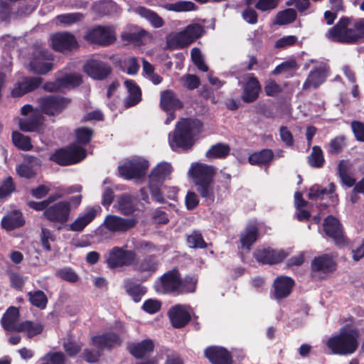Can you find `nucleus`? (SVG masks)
<instances>
[{
	"label": "nucleus",
	"instance_id": "nucleus-1",
	"mask_svg": "<svg viewBox=\"0 0 364 364\" xmlns=\"http://www.w3.org/2000/svg\"><path fill=\"white\" fill-rule=\"evenodd\" d=\"M203 122L196 118H182L176 124L169 144L173 151L178 149H191L195 144V137L202 131Z\"/></svg>",
	"mask_w": 364,
	"mask_h": 364
},
{
	"label": "nucleus",
	"instance_id": "nucleus-2",
	"mask_svg": "<svg viewBox=\"0 0 364 364\" xmlns=\"http://www.w3.org/2000/svg\"><path fill=\"white\" fill-rule=\"evenodd\" d=\"M349 18L341 17L335 26L331 28L326 36L333 42L355 44L364 38V18L354 21L353 28H349Z\"/></svg>",
	"mask_w": 364,
	"mask_h": 364
},
{
	"label": "nucleus",
	"instance_id": "nucleus-3",
	"mask_svg": "<svg viewBox=\"0 0 364 364\" xmlns=\"http://www.w3.org/2000/svg\"><path fill=\"white\" fill-rule=\"evenodd\" d=\"M190 172L197 192L208 204L213 203V179L216 173L215 168L210 165L197 163L192 165Z\"/></svg>",
	"mask_w": 364,
	"mask_h": 364
},
{
	"label": "nucleus",
	"instance_id": "nucleus-4",
	"mask_svg": "<svg viewBox=\"0 0 364 364\" xmlns=\"http://www.w3.org/2000/svg\"><path fill=\"white\" fill-rule=\"evenodd\" d=\"M360 331L356 328H341L339 333L330 337L326 346L334 355H346L355 352L359 343Z\"/></svg>",
	"mask_w": 364,
	"mask_h": 364
},
{
	"label": "nucleus",
	"instance_id": "nucleus-5",
	"mask_svg": "<svg viewBox=\"0 0 364 364\" xmlns=\"http://www.w3.org/2000/svg\"><path fill=\"white\" fill-rule=\"evenodd\" d=\"M86 149L75 144L56 149L49 157L50 161L61 166L76 164L85 159Z\"/></svg>",
	"mask_w": 364,
	"mask_h": 364
},
{
	"label": "nucleus",
	"instance_id": "nucleus-6",
	"mask_svg": "<svg viewBox=\"0 0 364 364\" xmlns=\"http://www.w3.org/2000/svg\"><path fill=\"white\" fill-rule=\"evenodd\" d=\"M181 274L177 267L166 272L156 281L154 289L159 294L178 295Z\"/></svg>",
	"mask_w": 364,
	"mask_h": 364
},
{
	"label": "nucleus",
	"instance_id": "nucleus-7",
	"mask_svg": "<svg viewBox=\"0 0 364 364\" xmlns=\"http://www.w3.org/2000/svg\"><path fill=\"white\" fill-rule=\"evenodd\" d=\"M41 111L49 116H57L63 112L72 102V99L61 95H48L38 100Z\"/></svg>",
	"mask_w": 364,
	"mask_h": 364
},
{
	"label": "nucleus",
	"instance_id": "nucleus-8",
	"mask_svg": "<svg viewBox=\"0 0 364 364\" xmlns=\"http://www.w3.org/2000/svg\"><path fill=\"white\" fill-rule=\"evenodd\" d=\"M149 166L147 160L133 159L118 166L119 175L126 180L141 179L146 176Z\"/></svg>",
	"mask_w": 364,
	"mask_h": 364
},
{
	"label": "nucleus",
	"instance_id": "nucleus-9",
	"mask_svg": "<svg viewBox=\"0 0 364 364\" xmlns=\"http://www.w3.org/2000/svg\"><path fill=\"white\" fill-rule=\"evenodd\" d=\"M136 257L137 255L134 250L115 246L109 250L106 263L110 269L130 267L135 263Z\"/></svg>",
	"mask_w": 364,
	"mask_h": 364
},
{
	"label": "nucleus",
	"instance_id": "nucleus-10",
	"mask_svg": "<svg viewBox=\"0 0 364 364\" xmlns=\"http://www.w3.org/2000/svg\"><path fill=\"white\" fill-rule=\"evenodd\" d=\"M84 39L90 44L107 46L116 41V37L110 28L97 26L87 31Z\"/></svg>",
	"mask_w": 364,
	"mask_h": 364
},
{
	"label": "nucleus",
	"instance_id": "nucleus-11",
	"mask_svg": "<svg viewBox=\"0 0 364 364\" xmlns=\"http://www.w3.org/2000/svg\"><path fill=\"white\" fill-rule=\"evenodd\" d=\"M49 222L64 225L70 219V208L66 200H61L50 205L43 213Z\"/></svg>",
	"mask_w": 364,
	"mask_h": 364
},
{
	"label": "nucleus",
	"instance_id": "nucleus-12",
	"mask_svg": "<svg viewBox=\"0 0 364 364\" xmlns=\"http://www.w3.org/2000/svg\"><path fill=\"white\" fill-rule=\"evenodd\" d=\"M50 41L52 48L63 53L76 50L79 48L75 36L68 31L53 33L50 36Z\"/></svg>",
	"mask_w": 364,
	"mask_h": 364
},
{
	"label": "nucleus",
	"instance_id": "nucleus-13",
	"mask_svg": "<svg viewBox=\"0 0 364 364\" xmlns=\"http://www.w3.org/2000/svg\"><path fill=\"white\" fill-rule=\"evenodd\" d=\"M323 230L328 237L331 238L337 246L346 245L343 226L340 221L333 215H328L323 223Z\"/></svg>",
	"mask_w": 364,
	"mask_h": 364
},
{
	"label": "nucleus",
	"instance_id": "nucleus-14",
	"mask_svg": "<svg viewBox=\"0 0 364 364\" xmlns=\"http://www.w3.org/2000/svg\"><path fill=\"white\" fill-rule=\"evenodd\" d=\"M288 254L284 250L272 247L257 248L253 252L255 260L261 264L273 265L281 263Z\"/></svg>",
	"mask_w": 364,
	"mask_h": 364
},
{
	"label": "nucleus",
	"instance_id": "nucleus-15",
	"mask_svg": "<svg viewBox=\"0 0 364 364\" xmlns=\"http://www.w3.org/2000/svg\"><path fill=\"white\" fill-rule=\"evenodd\" d=\"M295 282L291 277L284 275L279 276L273 282L270 297L277 301H282L291 294Z\"/></svg>",
	"mask_w": 364,
	"mask_h": 364
},
{
	"label": "nucleus",
	"instance_id": "nucleus-16",
	"mask_svg": "<svg viewBox=\"0 0 364 364\" xmlns=\"http://www.w3.org/2000/svg\"><path fill=\"white\" fill-rule=\"evenodd\" d=\"M137 222L134 218H124L115 215H108L104 220V226L112 232H125L134 228Z\"/></svg>",
	"mask_w": 364,
	"mask_h": 364
},
{
	"label": "nucleus",
	"instance_id": "nucleus-17",
	"mask_svg": "<svg viewBox=\"0 0 364 364\" xmlns=\"http://www.w3.org/2000/svg\"><path fill=\"white\" fill-rule=\"evenodd\" d=\"M83 70L92 79L103 80L111 74L112 67L100 60L91 59L85 63Z\"/></svg>",
	"mask_w": 364,
	"mask_h": 364
},
{
	"label": "nucleus",
	"instance_id": "nucleus-18",
	"mask_svg": "<svg viewBox=\"0 0 364 364\" xmlns=\"http://www.w3.org/2000/svg\"><path fill=\"white\" fill-rule=\"evenodd\" d=\"M122 343V339L119 335L113 331L105 332L91 338V344L98 351H102L104 349L112 350L117 346H120Z\"/></svg>",
	"mask_w": 364,
	"mask_h": 364
},
{
	"label": "nucleus",
	"instance_id": "nucleus-19",
	"mask_svg": "<svg viewBox=\"0 0 364 364\" xmlns=\"http://www.w3.org/2000/svg\"><path fill=\"white\" fill-rule=\"evenodd\" d=\"M43 82L41 77H23L18 81L11 92L13 97H20L24 95L38 89Z\"/></svg>",
	"mask_w": 364,
	"mask_h": 364
},
{
	"label": "nucleus",
	"instance_id": "nucleus-20",
	"mask_svg": "<svg viewBox=\"0 0 364 364\" xmlns=\"http://www.w3.org/2000/svg\"><path fill=\"white\" fill-rule=\"evenodd\" d=\"M261 90L259 80L252 73L242 85L241 99L245 103H252L259 98Z\"/></svg>",
	"mask_w": 364,
	"mask_h": 364
},
{
	"label": "nucleus",
	"instance_id": "nucleus-21",
	"mask_svg": "<svg viewBox=\"0 0 364 364\" xmlns=\"http://www.w3.org/2000/svg\"><path fill=\"white\" fill-rule=\"evenodd\" d=\"M205 358L211 364H232L231 353L223 347L209 346L204 350Z\"/></svg>",
	"mask_w": 364,
	"mask_h": 364
},
{
	"label": "nucleus",
	"instance_id": "nucleus-22",
	"mask_svg": "<svg viewBox=\"0 0 364 364\" xmlns=\"http://www.w3.org/2000/svg\"><path fill=\"white\" fill-rule=\"evenodd\" d=\"M168 316L171 325L176 328L185 327L191 319L190 313L181 304L172 306L168 311Z\"/></svg>",
	"mask_w": 364,
	"mask_h": 364
},
{
	"label": "nucleus",
	"instance_id": "nucleus-23",
	"mask_svg": "<svg viewBox=\"0 0 364 364\" xmlns=\"http://www.w3.org/2000/svg\"><path fill=\"white\" fill-rule=\"evenodd\" d=\"M18 126L23 132L41 134L44 131V117L40 113H32L28 117L21 119Z\"/></svg>",
	"mask_w": 364,
	"mask_h": 364
},
{
	"label": "nucleus",
	"instance_id": "nucleus-24",
	"mask_svg": "<svg viewBox=\"0 0 364 364\" xmlns=\"http://www.w3.org/2000/svg\"><path fill=\"white\" fill-rule=\"evenodd\" d=\"M160 107L166 112L176 111L183 107V102L172 90H165L160 94Z\"/></svg>",
	"mask_w": 364,
	"mask_h": 364
},
{
	"label": "nucleus",
	"instance_id": "nucleus-25",
	"mask_svg": "<svg viewBox=\"0 0 364 364\" xmlns=\"http://www.w3.org/2000/svg\"><path fill=\"white\" fill-rule=\"evenodd\" d=\"M337 267V264L333 257L328 254H323L315 257L311 262V268L314 272L329 274L333 272Z\"/></svg>",
	"mask_w": 364,
	"mask_h": 364
},
{
	"label": "nucleus",
	"instance_id": "nucleus-26",
	"mask_svg": "<svg viewBox=\"0 0 364 364\" xmlns=\"http://www.w3.org/2000/svg\"><path fill=\"white\" fill-rule=\"evenodd\" d=\"M101 208L89 207L85 213L78 216L69 226V230L73 232H82L97 216Z\"/></svg>",
	"mask_w": 364,
	"mask_h": 364
},
{
	"label": "nucleus",
	"instance_id": "nucleus-27",
	"mask_svg": "<svg viewBox=\"0 0 364 364\" xmlns=\"http://www.w3.org/2000/svg\"><path fill=\"white\" fill-rule=\"evenodd\" d=\"M20 313L16 306L9 307L1 318V324L6 331L17 332Z\"/></svg>",
	"mask_w": 364,
	"mask_h": 364
},
{
	"label": "nucleus",
	"instance_id": "nucleus-28",
	"mask_svg": "<svg viewBox=\"0 0 364 364\" xmlns=\"http://www.w3.org/2000/svg\"><path fill=\"white\" fill-rule=\"evenodd\" d=\"M25 220L22 213L19 210H14L8 212L1 219V227L8 230H14L23 226Z\"/></svg>",
	"mask_w": 364,
	"mask_h": 364
},
{
	"label": "nucleus",
	"instance_id": "nucleus-29",
	"mask_svg": "<svg viewBox=\"0 0 364 364\" xmlns=\"http://www.w3.org/2000/svg\"><path fill=\"white\" fill-rule=\"evenodd\" d=\"M259 237V230L258 227L256 225H248L240 234V242L241 247L250 251L252 245Z\"/></svg>",
	"mask_w": 364,
	"mask_h": 364
},
{
	"label": "nucleus",
	"instance_id": "nucleus-30",
	"mask_svg": "<svg viewBox=\"0 0 364 364\" xmlns=\"http://www.w3.org/2000/svg\"><path fill=\"white\" fill-rule=\"evenodd\" d=\"M154 348V344L151 339H145L139 343H130L127 346L129 353L137 359L144 358L147 353L152 352Z\"/></svg>",
	"mask_w": 364,
	"mask_h": 364
},
{
	"label": "nucleus",
	"instance_id": "nucleus-31",
	"mask_svg": "<svg viewBox=\"0 0 364 364\" xmlns=\"http://www.w3.org/2000/svg\"><path fill=\"white\" fill-rule=\"evenodd\" d=\"M172 172V166L169 163L161 162L154 167L149 176V182L164 184L166 178Z\"/></svg>",
	"mask_w": 364,
	"mask_h": 364
},
{
	"label": "nucleus",
	"instance_id": "nucleus-32",
	"mask_svg": "<svg viewBox=\"0 0 364 364\" xmlns=\"http://www.w3.org/2000/svg\"><path fill=\"white\" fill-rule=\"evenodd\" d=\"M124 85L128 90V96L124 100V105L126 108H129L136 105L141 100V91L134 80H127Z\"/></svg>",
	"mask_w": 364,
	"mask_h": 364
},
{
	"label": "nucleus",
	"instance_id": "nucleus-33",
	"mask_svg": "<svg viewBox=\"0 0 364 364\" xmlns=\"http://www.w3.org/2000/svg\"><path fill=\"white\" fill-rule=\"evenodd\" d=\"M274 152L270 149H264L255 151L248 156V162L252 166L269 165L274 158Z\"/></svg>",
	"mask_w": 364,
	"mask_h": 364
},
{
	"label": "nucleus",
	"instance_id": "nucleus-34",
	"mask_svg": "<svg viewBox=\"0 0 364 364\" xmlns=\"http://www.w3.org/2000/svg\"><path fill=\"white\" fill-rule=\"evenodd\" d=\"M124 288L127 294L136 303L139 302L141 297L146 293V288L145 287L131 279H127L124 281Z\"/></svg>",
	"mask_w": 364,
	"mask_h": 364
},
{
	"label": "nucleus",
	"instance_id": "nucleus-35",
	"mask_svg": "<svg viewBox=\"0 0 364 364\" xmlns=\"http://www.w3.org/2000/svg\"><path fill=\"white\" fill-rule=\"evenodd\" d=\"M325 77L326 75L323 68H317L311 70L303 84V90H306L311 87L317 88L324 82Z\"/></svg>",
	"mask_w": 364,
	"mask_h": 364
},
{
	"label": "nucleus",
	"instance_id": "nucleus-36",
	"mask_svg": "<svg viewBox=\"0 0 364 364\" xmlns=\"http://www.w3.org/2000/svg\"><path fill=\"white\" fill-rule=\"evenodd\" d=\"M159 264L156 255H150L144 257L136 264L135 270L141 273L149 272L151 274L158 269Z\"/></svg>",
	"mask_w": 364,
	"mask_h": 364
},
{
	"label": "nucleus",
	"instance_id": "nucleus-37",
	"mask_svg": "<svg viewBox=\"0 0 364 364\" xmlns=\"http://www.w3.org/2000/svg\"><path fill=\"white\" fill-rule=\"evenodd\" d=\"M43 330V326L41 323L25 321L18 323L17 332L25 333L29 338H31L41 334Z\"/></svg>",
	"mask_w": 364,
	"mask_h": 364
},
{
	"label": "nucleus",
	"instance_id": "nucleus-38",
	"mask_svg": "<svg viewBox=\"0 0 364 364\" xmlns=\"http://www.w3.org/2000/svg\"><path fill=\"white\" fill-rule=\"evenodd\" d=\"M135 11L140 16L149 21L154 28H159L164 25V21L161 16H159L156 12L144 6H139Z\"/></svg>",
	"mask_w": 364,
	"mask_h": 364
},
{
	"label": "nucleus",
	"instance_id": "nucleus-39",
	"mask_svg": "<svg viewBox=\"0 0 364 364\" xmlns=\"http://www.w3.org/2000/svg\"><path fill=\"white\" fill-rule=\"evenodd\" d=\"M11 141L14 146L21 151H31L33 147L31 137L18 131L12 132Z\"/></svg>",
	"mask_w": 364,
	"mask_h": 364
},
{
	"label": "nucleus",
	"instance_id": "nucleus-40",
	"mask_svg": "<svg viewBox=\"0 0 364 364\" xmlns=\"http://www.w3.org/2000/svg\"><path fill=\"white\" fill-rule=\"evenodd\" d=\"M230 151V148L228 144L223 143H217L210 146L206 151L205 156L209 159H225L227 157Z\"/></svg>",
	"mask_w": 364,
	"mask_h": 364
},
{
	"label": "nucleus",
	"instance_id": "nucleus-41",
	"mask_svg": "<svg viewBox=\"0 0 364 364\" xmlns=\"http://www.w3.org/2000/svg\"><path fill=\"white\" fill-rule=\"evenodd\" d=\"M309 165L315 168H321L325 164V159L323 151L319 146L315 145L312 147L310 155L307 157Z\"/></svg>",
	"mask_w": 364,
	"mask_h": 364
},
{
	"label": "nucleus",
	"instance_id": "nucleus-42",
	"mask_svg": "<svg viewBox=\"0 0 364 364\" xmlns=\"http://www.w3.org/2000/svg\"><path fill=\"white\" fill-rule=\"evenodd\" d=\"M117 203L119 212L124 215H130L136 210V208L133 204L132 198L130 195H121L118 198Z\"/></svg>",
	"mask_w": 364,
	"mask_h": 364
},
{
	"label": "nucleus",
	"instance_id": "nucleus-43",
	"mask_svg": "<svg viewBox=\"0 0 364 364\" xmlns=\"http://www.w3.org/2000/svg\"><path fill=\"white\" fill-rule=\"evenodd\" d=\"M94 130L87 127H80L75 130L76 142L81 146H87L92 141Z\"/></svg>",
	"mask_w": 364,
	"mask_h": 364
},
{
	"label": "nucleus",
	"instance_id": "nucleus-44",
	"mask_svg": "<svg viewBox=\"0 0 364 364\" xmlns=\"http://www.w3.org/2000/svg\"><path fill=\"white\" fill-rule=\"evenodd\" d=\"M27 295L28 301L32 306L41 310L46 308L48 300L47 296L43 291L36 290L33 291H29Z\"/></svg>",
	"mask_w": 364,
	"mask_h": 364
},
{
	"label": "nucleus",
	"instance_id": "nucleus-45",
	"mask_svg": "<svg viewBox=\"0 0 364 364\" xmlns=\"http://www.w3.org/2000/svg\"><path fill=\"white\" fill-rule=\"evenodd\" d=\"M203 32V27L199 24L190 25L187 26L183 33H181L178 38L185 39L186 43H189L193 40L197 39L202 36Z\"/></svg>",
	"mask_w": 364,
	"mask_h": 364
},
{
	"label": "nucleus",
	"instance_id": "nucleus-46",
	"mask_svg": "<svg viewBox=\"0 0 364 364\" xmlns=\"http://www.w3.org/2000/svg\"><path fill=\"white\" fill-rule=\"evenodd\" d=\"M181 286L178 291V295L193 293L196 291L198 283L196 275H186L184 278L181 277Z\"/></svg>",
	"mask_w": 364,
	"mask_h": 364
},
{
	"label": "nucleus",
	"instance_id": "nucleus-47",
	"mask_svg": "<svg viewBox=\"0 0 364 364\" xmlns=\"http://www.w3.org/2000/svg\"><path fill=\"white\" fill-rule=\"evenodd\" d=\"M186 242L188 246L192 249H205L208 247L201 232L197 230H194L187 235Z\"/></svg>",
	"mask_w": 364,
	"mask_h": 364
},
{
	"label": "nucleus",
	"instance_id": "nucleus-48",
	"mask_svg": "<svg viewBox=\"0 0 364 364\" xmlns=\"http://www.w3.org/2000/svg\"><path fill=\"white\" fill-rule=\"evenodd\" d=\"M83 343L80 341H77L71 337L67 338L63 343V348L66 354L70 357H75L79 354L82 348Z\"/></svg>",
	"mask_w": 364,
	"mask_h": 364
},
{
	"label": "nucleus",
	"instance_id": "nucleus-49",
	"mask_svg": "<svg viewBox=\"0 0 364 364\" xmlns=\"http://www.w3.org/2000/svg\"><path fill=\"white\" fill-rule=\"evenodd\" d=\"M296 16L297 14L294 9H286L277 14L275 23L279 26L289 24L296 20Z\"/></svg>",
	"mask_w": 364,
	"mask_h": 364
},
{
	"label": "nucleus",
	"instance_id": "nucleus-50",
	"mask_svg": "<svg viewBox=\"0 0 364 364\" xmlns=\"http://www.w3.org/2000/svg\"><path fill=\"white\" fill-rule=\"evenodd\" d=\"M346 140V139L343 135L332 139L328 144V154L337 156L341 153L343 149L347 146Z\"/></svg>",
	"mask_w": 364,
	"mask_h": 364
},
{
	"label": "nucleus",
	"instance_id": "nucleus-51",
	"mask_svg": "<svg viewBox=\"0 0 364 364\" xmlns=\"http://www.w3.org/2000/svg\"><path fill=\"white\" fill-rule=\"evenodd\" d=\"M166 9L175 12H186L196 11L198 6L192 1H179L173 4H168Z\"/></svg>",
	"mask_w": 364,
	"mask_h": 364
},
{
	"label": "nucleus",
	"instance_id": "nucleus-52",
	"mask_svg": "<svg viewBox=\"0 0 364 364\" xmlns=\"http://www.w3.org/2000/svg\"><path fill=\"white\" fill-rule=\"evenodd\" d=\"M60 85L62 87L79 86L82 82V76L78 73L66 74L59 77Z\"/></svg>",
	"mask_w": 364,
	"mask_h": 364
},
{
	"label": "nucleus",
	"instance_id": "nucleus-53",
	"mask_svg": "<svg viewBox=\"0 0 364 364\" xmlns=\"http://www.w3.org/2000/svg\"><path fill=\"white\" fill-rule=\"evenodd\" d=\"M147 33V31L142 28H135L133 31L124 33L122 38L124 41L130 43H140Z\"/></svg>",
	"mask_w": 364,
	"mask_h": 364
},
{
	"label": "nucleus",
	"instance_id": "nucleus-54",
	"mask_svg": "<svg viewBox=\"0 0 364 364\" xmlns=\"http://www.w3.org/2000/svg\"><path fill=\"white\" fill-rule=\"evenodd\" d=\"M55 18L60 24L70 26L82 21L83 15L79 12L68 13L58 15Z\"/></svg>",
	"mask_w": 364,
	"mask_h": 364
},
{
	"label": "nucleus",
	"instance_id": "nucleus-55",
	"mask_svg": "<svg viewBox=\"0 0 364 364\" xmlns=\"http://www.w3.org/2000/svg\"><path fill=\"white\" fill-rule=\"evenodd\" d=\"M16 184L11 176L5 178L0 186V199H4L16 191Z\"/></svg>",
	"mask_w": 364,
	"mask_h": 364
},
{
	"label": "nucleus",
	"instance_id": "nucleus-56",
	"mask_svg": "<svg viewBox=\"0 0 364 364\" xmlns=\"http://www.w3.org/2000/svg\"><path fill=\"white\" fill-rule=\"evenodd\" d=\"M31 70L36 74L45 75L53 69V64L51 62L40 61L37 59L31 62Z\"/></svg>",
	"mask_w": 364,
	"mask_h": 364
},
{
	"label": "nucleus",
	"instance_id": "nucleus-57",
	"mask_svg": "<svg viewBox=\"0 0 364 364\" xmlns=\"http://www.w3.org/2000/svg\"><path fill=\"white\" fill-rule=\"evenodd\" d=\"M55 276L70 283L77 282L79 279L78 275L70 267H64L56 270Z\"/></svg>",
	"mask_w": 364,
	"mask_h": 364
},
{
	"label": "nucleus",
	"instance_id": "nucleus-58",
	"mask_svg": "<svg viewBox=\"0 0 364 364\" xmlns=\"http://www.w3.org/2000/svg\"><path fill=\"white\" fill-rule=\"evenodd\" d=\"M191 60L198 70L207 72L208 65L205 63L200 50L198 48H193L191 52Z\"/></svg>",
	"mask_w": 364,
	"mask_h": 364
},
{
	"label": "nucleus",
	"instance_id": "nucleus-59",
	"mask_svg": "<svg viewBox=\"0 0 364 364\" xmlns=\"http://www.w3.org/2000/svg\"><path fill=\"white\" fill-rule=\"evenodd\" d=\"M264 90L268 97H276L283 91L282 87L274 80L269 79L265 82Z\"/></svg>",
	"mask_w": 364,
	"mask_h": 364
},
{
	"label": "nucleus",
	"instance_id": "nucleus-60",
	"mask_svg": "<svg viewBox=\"0 0 364 364\" xmlns=\"http://www.w3.org/2000/svg\"><path fill=\"white\" fill-rule=\"evenodd\" d=\"M43 360L49 364H65L66 356L63 352L58 351L47 353Z\"/></svg>",
	"mask_w": 364,
	"mask_h": 364
},
{
	"label": "nucleus",
	"instance_id": "nucleus-61",
	"mask_svg": "<svg viewBox=\"0 0 364 364\" xmlns=\"http://www.w3.org/2000/svg\"><path fill=\"white\" fill-rule=\"evenodd\" d=\"M163 184H158L153 182H149V188L152 198L157 203H164L165 199L161 191Z\"/></svg>",
	"mask_w": 364,
	"mask_h": 364
},
{
	"label": "nucleus",
	"instance_id": "nucleus-62",
	"mask_svg": "<svg viewBox=\"0 0 364 364\" xmlns=\"http://www.w3.org/2000/svg\"><path fill=\"white\" fill-rule=\"evenodd\" d=\"M141 308L145 312L154 314L161 310V302L156 299H149L144 302Z\"/></svg>",
	"mask_w": 364,
	"mask_h": 364
},
{
	"label": "nucleus",
	"instance_id": "nucleus-63",
	"mask_svg": "<svg viewBox=\"0 0 364 364\" xmlns=\"http://www.w3.org/2000/svg\"><path fill=\"white\" fill-rule=\"evenodd\" d=\"M17 174L22 178L30 179L33 178L36 173L33 168L26 164H21L16 167Z\"/></svg>",
	"mask_w": 364,
	"mask_h": 364
},
{
	"label": "nucleus",
	"instance_id": "nucleus-64",
	"mask_svg": "<svg viewBox=\"0 0 364 364\" xmlns=\"http://www.w3.org/2000/svg\"><path fill=\"white\" fill-rule=\"evenodd\" d=\"M351 129L356 140L364 142V123L354 120L351 122Z\"/></svg>",
	"mask_w": 364,
	"mask_h": 364
}]
</instances>
